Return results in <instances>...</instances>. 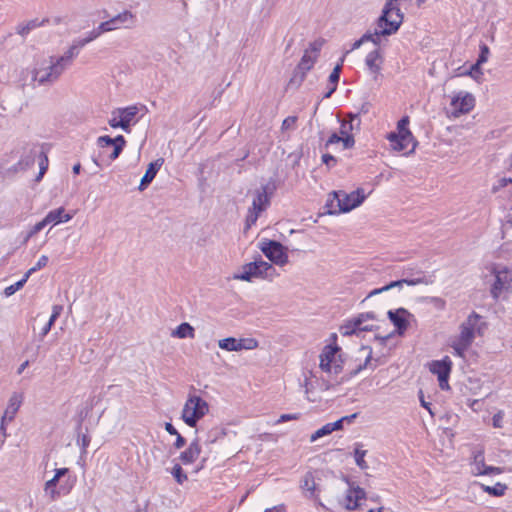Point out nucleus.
<instances>
[{
    "mask_svg": "<svg viewBox=\"0 0 512 512\" xmlns=\"http://www.w3.org/2000/svg\"><path fill=\"white\" fill-rule=\"evenodd\" d=\"M173 477L179 484H183L187 480V475L183 472L179 464H175L171 471Z\"/></svg>",
    "mask_w": 512,
    "mask_h": 512,
    "instance_id": "43",
    "label": "nucleus"
},
{
    "mask_svg": "<svg viewBox=\"0 0 512 512\" xmlns=\"http://www.w3.org/2000/svg\"><path fill=\"white\" fill-rule=\"evenodd\" d=\"M451 361L448 357L441 361H434L431 365V372L438 376V379L442 377H449L451 371Z\"/></svg>",
    "mask_w": 512,
    "mask_h": 512,
    "instance_id": "30",
    "label": "nucleus"
},
{
    "mask_svg": "<svg viewBox=\"0 0 512 512\" xmlns=\"http://www.w3.org/2000/svg\"><path fill=\"white\" fill-rule=\"evenodd\" d=\"M23 394L22 393H19V392H14L9 401H8V405L4 411V419H8L9 422H11L16 413L18 412L19 408L21 407L22 405V402H23Z\"/></svg>",
    "mask_w": 512,
    "mask_h": 512,
    "instance_id": "24",
    "label": "nucleus"
},
{
    "mask_svg": "<svg viewBox=\"0 0 512 512\" xmlns=\"http://www.w3.org/2000/svg\"><path fill=\"white\" fill-rule=\"evenodd\" d=\"M88 42L85 38L76 39L73 41L72 45L76 47L78 50H80L82 47H84Z\"/></svg>",
    "mask_w": 512,
    "mask_h": 512,
    "instance_id": "64",
    "label": "nucleus"
},
{
    "mask_svg": "<svg viewBox=\"0 0 512 512\" xmlns=\"http://www.w3.org/2000/svg\"><path fill=\"white\" fill-rule=\"evenodd\" d=\"M382 63L383 57L379 49L369 52L365 58V64L375 80L380 75Z\"/></svg>",
    "mask_w": 512,
    "mask_h": 512,
    "instance_id": "21",
    "label": "nucleus"
},
{
    "mask_svg": "<svg viewBox=\"0 0 512 512\" xmlns=\"http://www.w3.org/2000/svg\"><path fill=\"white\" fill-rule=\"evenodd\" d=\"M363 36H368L367 42H372L375 45H379L380 37L384 36L382 33H380V28H376L374 33H365Z\"/></svg>",
    "mask_w": 512,
    "mask_h": 512,
    "instance_id": "51",
    "label": "nucleus"
},
{
    "mask_svg": "<svg viewBox=\"0 0 512 512\" xmlns=\"http://www.w3.org/2000/svg\"><path fill=\"white\" fill-rule=\"evenodd\" d=\"M48 225V223L46 222V219L45 217L39 221L38 223H36L32 229L30 230L29 234H28V237H32L34 236L35 234L39 233L42 229H44L46 226Z\"/></svg>",
    "mask_w": 512,
    "mask_h": 512,
    "instance_id": "52",
    "label": "nucleus"
},
{
    "mask_svg": "<svg viewBox=\"0 0 512 512\" xmlns=\"http://www.w3.org/2000/svg\"><path fill=\"white\" fill-rule=\"evenodd\" d=\"M479 321L480 316L475 312L471 313L467 317V319L460 325V333L458 337L454 340L471 346L475 339L476 331L480 330L478 326Z\"/></svg>",
    "mask_w": 512,
    "mask_h": 512,
    "instance_id": "12",
    "label": "nucleus"
},
{
    "mask_svg": "<svg viewBox=\"0 0 512 512\" xmlns=\"http://www.w3.org/2000/svg\"><path fill=\"white\" fill-rule=\"evenodd\" d=\"M317 57L310 54L309 51H305L304 55L302 56L297 68H296V75L300 73V81H303L305 78L306 73L313 67L314 63L316 62Z\"/></svg>",
    "mask_w": 512,
    "mask_h": 512,
    "instance_id": "28",
    "label": "nucleus"
},
{
    "mask_svg": "<svg viewBox=\"0 0 512 512\" xmlns=\"http://www.w3.org/2000/svg\"><path fill=\"white\" fill-rule=\"evenodd\" d=\"M261 273V278L272 281L274 278L279 276V273L273 267L271 263L264 261L261 257L255 260Z\"/></svg>",
    "mask_w": 512,
    "mask_h": 512,
    "instance_id": "31",
    "label": "nucleus"
},
{
    "mask_svg": "<svg viewBox=\"0 0 512 512\" xmlns=\"http://www.w3.org/2000/svg\"><path fill=\"white\" fill-rule=\"evenodd\" d=\"M275 190V182L269 181L267 184L261 186V188L256 191V196L253 199L252 207L249 208L246 217L247 227H250L256 223L259 214L268 207L270 203V197L273 195Z\"/></svg>",
    "mask_w": 512,
    "mask_h": 512,
    "instance_id": "6",
    "label": "nucleus"
},
{
    "mask_svg": "<svg viewBox=\"0 0 512 512\" xmlns=\"http://www.w3.org/2000/svg\"><path fill=\"white\" fill-rule=\"evenodd\" d=\"M171 336L179 339H193L195 337V330L189 323L183 322L172 331Z\"/></svg>",
    "mask_w": 512,
    "mask_h": 512,
    "instance_id": "33",
    "label": "nucleus"
},
{
    "mask_svg": "<svg viewBox=\"0 0 512 512\" xmlns=\"http://www.w3.org/2000/svg\"><path fill=\"white\" fill-rule=\"evenodd\" d=\"M388 318L393 323V325L397 328L398 333L401 335L408 327V321L406 316L409 315L408 311L404 308H399L395 311L389 310Z\"/></svg>",
    "mask_w": 512,
    "mask_h": 512,
    "instance_id": "22",
    "label": "nucleus"
},
{
    "mask_svg": "<svg viewBox=\"0 0 512 512\" xmlns=\"http://www.w3.org/2000/svg\"><path fill=\"white\" fill-rule=\"evenodd\" d=\"M332 195L333 198L327 202L330 214L349 212L360 206L367 197L363 188H358L351 193L334 191Z\"/></svg>",
    "mask_w": 512,
    "mask_h": 512,
    "instance_id": "2",
    "label": "nucleus"
},
{
    "mask_svg": "<svg viewBox=\"0 0 512 512\" xmlns=\"http://www.w3.org/2000/svg\"><path fill=\"white\" fill-rule=\"evenodd\" d=\"M324 42L325 41L323 39H317L314 42L310 43L309 48L306 49L305 51H309L310 54L318 58L319 52L322 46L324 45Z\"/></svg>",
    "mask_w": 512,
    "mask_h": 512,
    "instance_id": "46",
    "label": "nucleus"
},
{
    "mask_svg": "<svg viewBox=\"0 0 512 512\" xmlns=\"http://www.w3.org/2000/svg\"><path fill=\"white\" fill-rule=\"evenodd\" d=\"M163 163H164V159L158 158L157 160H155L154 162H151L148 165V168H147L144 176L141 179V182L139 185V190H141V191L144 190L153 181V179L155 178L157 172L159 171V169L161 168Z\"/></svg>",
    "mask_w": 512,
    "mask_h": 512,
    "instance_id": "25",
    "label": "nucleus"
},
{
    "mask_svg": "<svg viewBox=\"0 0 512 512\" xmlns=\"http://www.w3.org/2000/svg\"><path fill=\"white\" fill-rule=\"evenodd\" d=\"M489 53H490L489 47L486 44L482 43L480 45V54L477 59V62H479L481 64L486 63L488 60Z\"/></svg>",
    "mask_w": 512,
    "mask_h": 512,
    "instance_id": "49",
    "label": "nucleus"
},
{
    "mask_svg": "<svg viewBox=\"0 0 512 512\" xmlns=\"http://www.w3.org/2000/svg\"><path fill=\"white\" fill-rule=\"evenodd\" d=\"M339 142H341L343 144V135H341V134L338 135L337 133H333L327 140L326 147H328L329 145H332V144L339 143Z\"/></svg>",
    "mask_w": 512,
    "mask_h": 512,
    "instance_id": "59",
    "label": "nucleus"
},
{
    "mask_svg": "<svg viewBox=\"0 0 512 512\" xmlns=\"http://www.w3.org/2000/svg\"><path fill=\"white\" fill-rule=\"evenodd\" d=\"M201 452L198 440H194L190 443L188 448L180 454V460L184 465L191 464L196 461Z\"/></svg>",
    "mask_w": 512,
    "mask_h": 512,
    "instance_id": "27",
    "label": "nucleus"
},
{
    "mask_svg": "<svg viewBox=\"0 0 512 512\" xmlns=\"http://www.w3.org/2000/svg\"><path fill=\"white\" fill-rule=\"evenodd\" d=\"M322 162L328 166V167H332L336 164L337 160L334 156L330 155V154H323L322 155Z\"/></svg>",
    "mask_w": 512,
    "mask_h": 512,
    "instance_id": "60",
    "label": "nucleus"
},
{
    "mask_svg": "<svg viewBox=\"0 0 512 512\" xmlns=\"http://www.w3.org/2000/svg\"><path fill=\"white\" fill-rule=\"evenodd\" d=\"M98 146L101 148H107L110 146H119L122 150L126 144V140L122 135H118L115 138H111L110 136H100L97 139Z\"/></svg>",
    "mask_w": 512,
    "mask_h": 512,
    "instance_id": "32",
    "label": "nucleus"
},
{
    "mask_svg": "<svg viewBox=\"0 0 512 512\" xmlns=\"http://www.w3.org/2000/svg\"><path fill=\"white\" fill-rule=\"evenodd\" d=\"M27 280H28V278H26V275H24L21 280L6 287L4 290V295L6 297L13 295L14 293H16L18 290H20L24 286V284L27 282Z\"/></svg>",
    "mask_w": 512,
    "mask_h": 512,
    "instance_id": "39",
    "label": "nucleus"
},
{
    "mask_svg": "<svg viewBox=\"0 0 512 512\" xmlns=\"http://www.w3.org/2000/svg\"><path fill=\"white\" fill-rule=\"evenodd\" d=\"M365 491L358 487L349 485V488L346 490L343 499L341 500V504L347 510H354L360 507V501L364 499Z\"/></svg>",
    "mask_w": 512,
    "mask_h": 512,
    "instance_id": "16",
    "label": "nucleus"
},
{
    "mask_svg": "<svg viewBox=\"0 0 512 512\" xmlns=\"http://www.w3.org/2000/svg\"><path fill=\"white\" fill-rule=\"evenodd\" d=\"M209 411L208 403L201 397L191 395L188 397L182 410V419L190 427H195L197 422Z\"/></svg>",
    "mask_w": 512,
    "mask_h": 512,
    "instance_id": "7",
    "label": "nucleus"
},
{
    "mask_svg": "<svg viewBox=\"0 0 512 512\" xmlns=\"http://www.w3.org/2000/svg\"><path fill=\"white\" fill-rule=\"evenodd\" d=\"M48 22L47 19L39 20V19H31L26 22H21L16 26V33L21 37H26L32 30L41 27L44 23Z\"/></svg>",
    "mask_w": 512,
    "mask_h": 512,
    "instance_id": "29",
    "label": "nucleus"
},
{
    "mask_svg": "<svg viewBox=\"0 0 512 512\" xmlns=\"http://www.w3.org/2000/svg\"><path fill=\"white\" fill-rule=\"evenodd\" d=\"M451 346L454 350V354L457 355L458 357H464L465 352L470 347L469 345H466L464 343H461V342H458L455 340H453Z\"/></svg>",
    "mask_w": 512,
    "mask_h": 512,
    "instance_id": "45",
    "label": "nucleus"
},
{
    "mask_svg": "<svg viewBox=\"0 0 512 512\" xmlns=\"http://www.w3.org/2000/svg\"><path fill=\"white\" fill-rule=\"evenodd\" d=\"M406 135H398L396 132H391L388 135V140L391 144V147L395 151H405L409 149L407 153H411L415 150L416 141L414 140L413 135H410V139L406 140Z\"/></svg>",
    "mask_w": 512,
    "mask_h": 512,
    "instance_id": "18",
    "label": "nucleus"
},
{
    "mask_svg": "<svg viewBox=\"0 0 512 512\" xmlns=\"http://www.w3.org/2000/svg\"><path fill=\"white\" fill-rule=\"evenodd\" d=\"M320 369L331 375L337 376L343 370V361L337 346H326L320 354Z\"/></svg>",
    "mask_w": 512,
    "mask_h": 512,
    "instance_id": "9",
    "label": "nucleus"
},
{
    "mask_svg": "<svg viewBox=\"0 0 512 512\" xmlns=\"http://www.w3.org/2000/svg\"><path fill=\"white\" fill-rule=\"evenodd\" d=\"M469 466L470 472L474 476L498 475L502 473L501 468L486 465L484 452L482 450H478L473 453V459Z\"/></svg>",
    "mask_w": 512,
    "mask_h": 512,
    "instance_id": "15",
    "label": "nucleus"
},
{
    "mask_svg": "<svg viewBox=\"0 0 512 512\" xmlns=\"http://www.w3.org/2000/svg\"><path fill=\"white\" fill-rule=\"evenodd\" d=\"M296 122H297L296 116H288L282 122V125H281L282 131L294 130L296 127Z\"/></svg>",
    "mask_w": 512,
    "mask_h": 512,
    "instance_id": "47",
    "label": "nucleus"
},
{
    "mask_svg": "<svg viewBox=\"0 0 512 512\" xmlns=\"http://www.w3.org/2000/svg\"><path fill=\"white\" fill-rule=\"evenodd\" d=\"M63 311V306L62 305H54L52 307V314L49 318V321L50 322V325H54L55 321L57 320V318L61 315Z\"/></svg>",
    "mask_w": 512,
    "mask_h": 512,
    "instance_id": "54",
    "label": "nucleus"
},
{
    "mask_svg": "<svg viewBox=\"0 0 512 512\" xmlns=\"http://www.w3.org/2000/svg\"><path fill=\"white\" fill-rule=\"evenodd\" d=\"M66 70L57 56H49L35 64L32 70V79L39 86H51L60 79Z\"/></svg>",
    "mask_w": 512,
    "mask_h": 512,
    "instance_id": "1",
    "label": "nucleus"
},
{
    "mask_svg": "<svg viewBox=\"0 0 512 512\" xmlns=\"http://www.w3.org/2000/svg\"><path fill=\"white\" fill-rule=\"evenodd\" d=\"M175 436H176V441H175V443H174V446H175V448L180 449V448H182V447L185 445L186 440H185V438H184L181 434H179V433H178V434H176Z\"/></svg>",
    "mask_w": 512,
    "mask_h": 512,
    "instance_id": "63",
    "label": "nucleus"
},
{
    "mask_svg": "<svg viewBox=\"0 0 512 512\" xmlns=\"http://www.w3.org/2000/svg\"><path fill=\"white\" fill-rule=\"evenodd\" d=\"M375 328L374 325H362L358 316L346 321L341 327L340 332L344 336L352 335L358 331H372Z\"/></svg>",
    "mask_w": 512,
    "mask_h": 512,
    "instance_id": "23",
    "label": "nucleus"
},
{
    "mask_svg": "<svg viewBox=\"0 0 512 512\" xmlns=\"http://www.w3.org/2000/svg\"><path fill=\"white\" fill-rule=\"evenodd\" d=\"M259 267L257 266L256 261L244 264L241 267V270L234 274L233 278L236 280H242L247 282H252L256 278H261V273L259 272Z\"/></svg>",
    "mask_w": 512,
    "mask_h": 512,
    "instance_id": "20",
    "label": "nucleus"
},
{
    "mask_svg": "<svg viewBox=\"0 0 512 512\" xmlns=\"http://www.w3.org/2000/svg\"><path fill=\"white\" fill-rule=\"evenodd\" d=\"M368 36H362L360 39L356 40L353 44L350 50L346 51L344 55L346 56L349 52L359 49L364 43L367 42Z\"/></svg>",
    "mask_w": 512,
    "mask_h": 512,
    "instance_id": "57",
    "label": "nucleus"
},
{
    "mask_svg": "<svg viewBox=\"0 0 512 512\" xmlns=\"http://www.w3.org/2000/svg\"><path fill=\"white\" fill-rule=\"evenodd\" d=\"M358 318L363 325L364 322H368L369 320H377V315L374 312H367L359 314Z\"/></svg>",
    "mask_w": 512,
    "mask_h": 512,
    "instance_id": "56",
    "label": "nucleus"
},
{
    "mask_svg": "<svg viewBox=\"0 0 512 512\" xmlns=\"http://www.w3.org/2000/svg\"><path fill=\"white\" fill-rule=\"evenodd\" d=\"M260 250L275 265L282 267L288 263L287 249L280 242L263 241L260 244Z\"/></svg>",
    "mask_w": 512,
    "mask_h": 512,
    "instance_id": "10",
    "label": "nucleus"
},
{
    "mask_svg": "<svg viewBox=\"0 0 512 512\" xmlns=\"http://www.w3.org/2000/svg\"><path fill=\"white\" fill-rule=\"evenodd\" d=\"M474 485H478L484 492L496 497L504 495L507 489V486L500 482L496 483L493 486H488L480 482H475Z\"/></svg>",
    "mask_w": 512,
    "mask_h": 512,
    "instance_id": "34",
    "label": "nucleus"
},
{
    "mask_svg": "<svg viewBox=\"0 0 512 512\" xmlns=\"http://www.w3.org/2000/svg\"><path fill=\"white\" fill-rule=\"evenodd\" d=\"M78 54L79 50L73 45H71L63 55L57 57L66 67V69H68L73 64V61L78 56Z\"/></svg>",
    "mask_w": 512,
    "mask_h": 512,
    "instance_id": "36",
    "label": "nucleus"
},
{
    "mask_svg": "<svg viewBox=\"0 0 512 512\" xmlns=\"http://www.w3.org/2000/svg\"><path fill=\"white\" fill-rule=\"evenodd\" d=\"M371 360V352L368 354V356L366 357L365 361L363 364H360L358 365V367L356 369H354L350 375L351 376H354V375H357L360 371H362L363 369H365L368 365V363L370 362Z\"/></svg>",
    "mask_w": 512,
    "mask_h": 512,
    "instance_id": "61",
    "label": "nucleus"
},
{
    "mask_svg": "<svg viewBox=\"0 0 512 512\" xmlns=\"http://www.w3.org/2000/svg\"><path fill=\"white\" fill-rule=\"evenodd\" d=\"M474 106V96L468 92L461 91L451 99V115L454 117H459L462 114H467L474 108Z\"/></svg>",
    "mask_w": 512,
    "mask_h": 512,
    "instance_id": "13",
    "label": "nucleus"
},
{
    "mask_svg": "<svg viewBox=\"0 0 512 512\" xmlns=\"http://www.w3.org/2000/svg\"><path fill=\"white\" fill-rule=\"evenodd\" d=\"M300 414L299 413H293V414H282L279 419L277 420V423H283L290 420H297L299 419Z\"/></svg>",
    "mask_w": 512,
    "mask_h": 512,
    "instance_id": "58",
    "label": "nucleus"
},
{
    "mask_svg": "<svg viewBox=\"0 0 512 512\" xmlns=\"http://www.w3.org/2000/svg\"><path fill=\"white\" fill-rule=\"evenodd\" d=\"M357 414H352L350 416H345V417H342L341 419L335 421V422H332V423H329L330 426H331V430L332 432L333 431H337V430H341L342 427H343V422L345 420H348V418H356Z\"/></svg>",
    "mask_w": 512,
    "mask_h": 512,
    "instance_id": "53",
    "label": "nucleus"
},
{
    "mask_svg": "<svg viewBox=\"0 0 512 512\" xmlns=\"http://www.w3.org/2000/svg\"><path fill=\"white\" fill-rule=\"evenodd\" d=\"M491 272L494 281L490 287V294L497 301L512 290V266L494 264Z\"/></svg>",
    "mask_w": 512,
    "mask_h": 512,
    "instance_id": "5",
    "label": "nucleus"
},
{
    "mask_svg": "<svg viewBox=\"0 0 512 512\" xmlns=\"http://www.w3.org/2000/svg\"><path fill=\"white\" fill-rule=\"evenodd\" d=\"M107 32L106 30L102 29L101 28V24L97 27V28H94L92 31H90L86 37H84L86 39V41L88 43H90L91 41L97 39L102 33H105Z\"/></svg>",
    "mask_w": 512,
    "mask_h": 512,
    "instance_id": "50",
    "label": "nucleus"
},
{
    "mask_svg": "<svg viewBox=\"0 0 512 512\" xmlns=\"http://www.w3.org/2000/svg\"><path fill=\"white\" fill-rule=\"evenodd\" d=\"M366 453H367V451L361 449L359 446H357L354 450V457H355L356 464L363 470L368 468V465H367L366 461L364 460Z\"/></svg>",
    "mask_w": 512,
    "mask_h": 512,
    "instance_id": "38",
    "label": "nucleus"
},
{
    "mask_svg": "<svg viewBox=\"0 0 512 512\" xmlns=\"http://www.w3.org/2000/svg\"><path fill=\"white\" fill-rule=\"evenodd\" d=\"M408 124H409V118L407 116L400 119L397 124L398 131L396 132V134L406 135L405 136L406 140L410 139V135H412L411 131L408 129Z\"/></svg>",
    "mask_w": 512,
    "mask_h": 512,
    "instance_id": "37",
    "label": "nucleus"
},
{
    "mask_svg": "<svg viewBox=\"0 0 512 512\" xmlns=\"http://www.w3.org/2000/svg\"><path fill=\"white\" fill-rule=\"evenodd\" d=\"M136 16L129 10H125L111 19L101 23V28L107 32L114 31L117 29H132L136 25Z\"/></svg>",
    "mask_w": 512,
    "mask_h": 512,
    "instance_id": "11",
    "label": "nucleus"
},
{
    "mask_svg": "<svg viewBox=\"0 0 512 512\" xmlns=\"http://www.w3.org/2000/svg\"><path fill=\"white\" fill-rule=\"evenodd\" d=\"M398 1L387 0L382 14L377 21V26L380 28V33L383 35L395 34L400 28L404 15L401 12Z\"/></svg>",
    "mask_w": 512,
    "mask_h": 512,
    "instance_id": "4",
    "label": "nucleus"
},
{
    "mask_svg": "<svg viewBox=\"0 0 512 512\" xmlns=\"http://www.w3.org/2000/svg\"><path fill=\"white\" fill-rule=\"evenodd\" d=\"M140 108L136 105H131L124 108H117L111 112V117L108 124L112 128H121L125 132H130V126L137 122L136 115Z\"/></svg>",
    "mask_w": 512,
    "mask_h": 512,
    "instance_id": "8",
    "label": "nucleus"
},
{
    "mask_svg": "<svg viewBox=\"0 0 512 512\" xmlns=\"http://www.w3.org/2000/svg\"><path fill=\"white\" fill-rule=\"evenodd\" d=\"M482 64L477 62L475 64H473L469 70H467L466 72H464L463 74L464 75H469L471 76L472 78L474 79H477L480 75H482V72L480 71V66Z\"/></svg>",
    "mask_w": 512,
    "mask_h": 512,
    "instance_id": "48",
    "label": "nucleus"
},
{
    "mask_svg": "<svg viewBox=\"0 0 512 512\" xmlns=\"http://www.w3.org/2000/svg\"><path fill=\"white\" fill-rule=\"evenodd\" d=\"M430 283H431V281L428 280L426 277L415 278V279H401V280H397V281H392L389 284H387V285H385V286H383L381 288H376V289L372 290L368 294V297H372V296L378 295V294L383 293L385 291H389V290H391L393 288H402L404 284H407L409 286H415V285H418V284L428 285Z\"/></svg>",
    "mask_w": 512,
    "mask_h": 512,
    "instance_id": "17",
    "label": "nucleus"
},
{
    "mask_svg": "<svg viewBox=\"0 0 512 512\" xmlns=\"http://www.w3.org/2000/svg\"><path fill=\"white\" fill-rule=\"evenodd\" d=\"M47 162H48V159L44 155V159L39 163L40 172H39V175L37 177V180H39L44 175V173L46 172V170H47Z\"/></svg>",
    "mask_w": 512,
    "mask_h": 512,
    "instance_id": "62",
    "label": "nucleus"
},
{
    "mask_svg": "<svg viewBox=\"0 0 512 512\" xmlns=\"http://www.w3.org/2000/svg\"><path fill=\"white\" fill-rule=\"evenodd\" d=\"M47 263H48V257H47L46 255H42V256L38 259L37 263H36L33 267H31V268H30V269L25 273L26 278H29V277H30L34 272H36V271H38V270L42 269L43 267H45V266L47 265Z\"/></svg>",
    "mask_w": 512,
    "mask_h": 512,
    "instance_id": "42",
    "label": "nucleus"
},
{
    "mask_svg": "<svg viewBox=\"0 0 512 512\" xmlns=\"http://www.w3.org/2000/svg\"><path fill=\"white\" fill-rule=\"evenodd\" d=\"M219 348L229 351L238 352L241 351V345L239 339L234 337H227L218 341Z\"/></svg>",
    "mask_w": 512,
    "mask_h": 512,
    "instance_id": "35",
    "label": "nucleus"
},
{
    "mask_svg": "<svg viewBox=\"0 0 512 512\" xmlns=\"http://www.w3.org/2000/svg\"><path fill=\"white\" fill-rule=\"evenodd\" d=\"M241 350H253L259 345L258 341L254 338H241L239 339Z\"/></svg>",
    "mask_w": 512,
    "mask_h": 512,
    "instance_id": "44",
    "label": "nucleus"
},
{
    "mask_svg": "<svg viewBox=\"0 0 512 512\" xmlns=\"http://www.w3.org/2000/svg\"><path fill=\"white\" fill-rule=\"evenodd\" d=\"M344 60H345V55L342 56V58L340 59V62L334 67L333 71L331 72V74L329 76V84H336V85L338 84Z\"/></svg>",
    "mask_w": 512,
    "mask_h": 512,
    "instance_id": "40",
    "label": "nucleus"
},
{
    "mask_svg": "<svg viewBox=\"0 0 512 512\" xmlns=\"http://www.w3.org/2000/svg\"><path fill=\"white\" fill-rule=\"evenodd\" d=\"M72 217L73 214L66 213L63 207H59L48 212V214L45 216V219L48 225L55 226L57 224L70 221Z\"/></svg>",
    "mask_w": 512,
    "mask_h": 512,
    "instance_id": "26",
    "label": "nucleus"
},
{
    "mask_svg": "<svg viewBox=\"0 0 512 512\" xmlns=\"http://www.w3.org/2000/svg\"><path fill=\"white\" fill-rule=\"evenodd\" d=\"M300 488L304 496L308 499H313L319 506H323L318 498L317 485L315 483L312 473H306L300 482Z\"/></svg>",
    "mask_w": 512,
    "mask_h": 512,
    "instance_id": "19",
    "label": "nucleus"
},
{
    "mask_svg": "<svg viewBox=\"0 0 512 512\" xmlns=\"http://www.w3.org/2000/svg\"><path fill=\"white\" fill-rule=\"evenodd\" d=\"M503 419H504V412L502 410H500L493 416V426L495 428H502L503 427Z\"/></svg>",
    "mask_w": 512,
    "mask_h": 512,
    "instance_id": "55",
    "label": "nucleus"
},
{
    "mask_svg": "<svg viewBox=\"0 0 512 512\" xmlns=\"http://www.w3.org/2000/svg\"><path fill=\"white\" fill-rule=\"evenodd\" d=\"M347 119L341 121L340 134L343 135V148L350 149L354 146L355 140L352 135L354 130H359L361 120L358 114H348Z\"/></svg>",
    "mask_w": 512,
    "mask_h": 512,
    "instance_id": "14",
    "label": "nucleus"
},
{
    "mask_svg": "<svg viewBox=\"0 0 512 512\" xmlns=\"http://www.w3.org/2000/svg\"><path fill=\"white\" fill-rule=\"evenodd\" d=\"M332 433L331 426L329 423L316 430L310 437L311 442H315L317 439L329 435Z\"/></svg>",
    "mask_w": 512,
    "mask_h": 512,
    "instance_id": "41",
    "label": "nucleus"
},
{
    "mask_svg": "<svg viewBox=\"0 0 512 512\" xmlns=\"http://www.w3.org/2000/svg\"><path fill=\"white\" fill-rule=\"evenodd\" d=\"M73 486L74 480L69 475V469L59 468L55 470L54 476L45 482L44 493L50 501H55L61 495L69 494Z\"/></svg>",
    "mask_w": 512,
    "mask_h": 512,
    "instance_id": "3",
    "label": "nucleus"
}]
</instances>
